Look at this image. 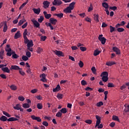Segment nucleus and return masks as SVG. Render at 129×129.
<instances>
[{
  "instance_id": "48",
  "label": "nucleus",
  "mask_w": 129,
  "mask_h": 129,
  "mask_svg": "<svg viewBox=\"0 0 129 129\" xmlns=\"http://www.w3.org/2000/svg\"><path fill=\"white\" fill-rule=\"evenodd\" d=\"M79 66H80V68H82V67L84 66V63H83V61L80 60L79 62Z\"/></svg>"
},
{
  "instance_id": "59",
  "label": "nucleus",
  "mask_w": 129,
  "mask_h": 129,
  "mask_svg": "<svg viewBox=\"0 0 129 129\" xmlns=\"http://www.w3.org/2000/svg\"><path fill=\"white\" fill-rule=\"evenodd\" d=\"M18 99L20 101H24V100H25V98L24 97H23V96H19L18 97Z\"/></svg>"
},
{
  "instance_id": "37",
  "label": "nucleus",
  "mask_w": 129,
  "mask_h": 129,
  "mask_svg": "<svg viewBox=\"0 0 129 129\" xmlns=\"http://www.w3.org/2000/svg\"><path fill=\"white\" fill-rule=\"evenodd\" d=\"M46 26H48V27H50V30H54V27H53V26H52V24H51V23H45Z\"/></svg>"
},
{
  "instance_id": "8",
  "label": "nucleus",
  "mask_w": 129,
  "mask_h": 129,
  "mask_svg": "<svg viewBox=\"0 0 129 129\" xmlns=\"http://www.w3.org/2000/svg\"><path fill=\"white\" fill-rule=\"evenodd\" d=\"M10 70H22V69L20 68V67L16 65H13L11 66V67L10 68Z\"/></svg>"
},
{
  "instance_id": "52",
  "label": "nucleus",
  "mask_w": 129,
  "mask_h": 129,
  "mask_svg": "<svg viewBox=\"0 0 129 129\" xmlns=\"http://www.w3.org/2000/svg\"><path fill=\"white\" fill-rule=\"evenodd\" d=\"M19 56L16 53L13 54L12 58H13L14 59H18V58H19Z\"/></svg>"
},
{
  "instance_id": "6",
  "label": "nucleus",
  "mask_w": 129,
  "mask_h": 129,
  "mask_svg": "<svg viewBox=\"0 0 129 129\" xmlns=\"http://www.w3.org/2000/svg\"><path fill=\"white\" fill-rule=\"evenodd\" d=\"M31 22H32V23H33L34 26H35V27H36V28H39L40 23H39V22H38V21H37L36 20H35V19H31Z\"/></svg>"
},
{
  "instance_id": "12",
  "label": "nucleus",
  "mask_w": 129,
  "mask_h": 129,
  "mask_svg": "<svg viewBox=\"0 0 129 129\" xmlns=\"http://www.w3.org/2000/svg\"><path fill=\"white\" fill-rule=\"evenodd\" d=\"M43 5L44 9H47V8H49V6H50V2L48 1H44Z\"/></svg>"
},
{
  "instance_id": "23",
  "label": "nucleus",
  "mask_w": 129,
  "mask_h": 129,
  "mask_svg": "<svg viewBox=\"0 0 129 129\" xmlns=\"http://www.w3.org/2000/svg\"><path fill=\"white\" fill-rule=\"evenodd\" d=\"M0 120H1V121H7V120H8V117L3 115L0 117Z\"/></svg>"
},
{
  "instance_id": "20",
  "label": "nucleus",
  "mask_w": 129,
  "mask_h": 129,
  "mask_svg": "<svg viewBox=\"0 0 129 129\" xmlns=\"http://www.w3.org/2000/svg\"><path fill=\"white\" fill-rule=\"evenodd\" d=\"M2 71H4V72H6V73H10V69L8 67L2 68Z\"/></svg>"
},
{
  "instance_id": "32",
  "label": "nucleus",
  "mask_w": 129,
  "mask_h": 129,
  "mask_svg": "<svg viewBox=\"0 0 129 129\" xmlns=\"http://www.w3.org/2000/svg\"><path fill=\"white\" fill-rule=\"evenodd\" d=\"M114 64H115V62H114L113 61H112V62L109 61V62H106V64L107 66H112V65H114Z\"/></svg>"
},
{
  "instance_id": "19",
  "label": "nucleus",
  "mask_w": 129,
  "mask_h": 129,
  "mask_svg": "<svg viewBox=\"0 0 129 129\" xmlns=\"http://www.w3.org/2000/svg\"><path fill=\"white\" fill-rule=\"evenodd\" d=\"M8 121H16L17 120H19V119L14 117H11L7 119Z\"/></svg>"
},
{
  "instance_id": "15",
  "label": "nucleus",
  "mask_w": 129,
  "mask_h": 129,
  "mask_svg": "<svg viewBox=\"0 0 129 129\" xmlns=\"http://www.w3.org/2000/svg\"><path fill=\"white\" fill-rule=\"evenodd\" d=\"M94 20L97 23L99 22V15L98 14H94Z\"/></svg>"
},
{
  "instance_id": "29",
  "label": "nucleus",
  "mask_w": 129,
  "mask_h": 129,
  "mask_svg": "<svg viewBox=\"0 0 129 129\" xmlns=\"http://www.w3.org/2000/svg\"><path fill=\"white\" fill-rule=\"evenodd\" d=\"M27 35H28V30L27 29H25L23 32V38H26Z\"/></svg>"
},
{
  "instance_id": "54",
  "label": "nucleus",
  "mask_w": 129,
  "mask_h": 129,
  "mask_svg": "<svg viewBox=\"0 0 129 129\" xmlns=\"http://www.w3.org/2000/svg\"><path fill=\"white\" fill-rule=\"evenodd\" d=\"M80 49L82 52H85V51H86V48L85 47L80 46Z\"/></svg>"
},
{
  "instance_id": "64",
  "label": "nucleus",
  "mask_w": 129,
  "mask_h": 129,
  "mask_svg": "<svg viewBox=\"0 0 129 129\" xmlns=\"http://www.w3.org/2000/svg\"><path fill=\"white\" fill-rule=\"evenodd\" d=\"M39 77H40V78H41V79L46 78V74H41L39 76Z\"/></svg>"
},
{
  "instance_id": "46",
  "label": "nucleus",
  "mask_w": 129,
  "mask_h": 129,
  "mask_svg": "<svg viewBox=\"0 0 129 129\" xmlns=\"http://www.w3.org/2000/svg\"><path fill=\"white\" fill-rule=\"evenodd\" d=\"M117 31L118 32V33H121L124 31V29L122 28H118L117 29Z\"/></svg>"
},
{
  "instance_id": "17",
  "label": "nucleus",
  "mask_w": 129,
  "mask_h": 129,
  "mask_svg": "<svg viewBox=\"0 0 129 129\" xmlns=\"http://www.w3.org/2000/svg\"><path fill=\"white\" fill-rule=\"evenodd\" d=\"M3 24L4 25V28H3V32L4 33H6V32L8 31V26L7 25V22L6 21L4 22Z\"/></svg>"
},
{
  "instance_id": "63",
  "label": "nucleus",
  "mask_w": 129,
  "mask_h": 129,
  "mask_svg": "<svg viewBox=\"0 0 129 129\" xmlns=\"http://www.w3.org/2000/svg\"><path fill=\"white\" fill-rule=\"evenodd\" d=\"M108 87H109V88L114 87V85L113 84H112L111 83H109L108 84Z\"/></svg>"
},
{
  "instance_id": "25",
  "label": "nucleus",
  "mask_w": 129,
  "mask_h": 129,
  "mask_svg": "<svg viewBox=\"0 0 129 129\" xmlns=\"http://www.w3.org/2000/svg\"><path fill=\"white\" fill-rule=\"evenodd\" d=\"M54 16H56V17L59 18V19H62V18H63V16H64V14H63V13L55 14H54Z\"/></svg>"
},
{
  "instance_id": "36",
  "label": "nucleus",
  "mask_w": 129,
  "mask_h": 129,
  "mask_svg": "<svg viewBox=\"0 0 129 129\" xmlns=\"http://www.w3.org/2000/svg\"><path fill=\"white\" fill-rule=\"evenodd\" d=\"M63 94L58 93L56 97L58 98V99H62L63 98Z\"/></svg>"
},
{
  "instance_id": "31",
  "label": "nucleus",
  "mask_w": 129,
  "mask_h": 129,
  "mask_svg": "<svg viewBox=\"0 0 129 129\" xmlns=\"http://www.w3.org/2000/svg\"><path fill=\"white\" fill-rule=\"evenodd\" d=\"M99 54H100V51L96 49L94 52V56H98Z\"/></svg>"
},
{
  "instance_id": "7",
  "label": "nucleus",
  "mask_w": 129,
  "mask_h": 129,
  "mask_svg": "<svg viewBox=\"0 0 129 129\" xmlns=\"http://www.w3.org/2000/svg\"><path fill=\"white\" fill-rule=\"evenodd\" d=\"M53 6H60L62 5V1L61 0H54L52 2Z\"/></svg>"
},
{
  "instance_id": "4",
  "label": "nucleus",
  "mask_w": 129,
  "mask_h": 129,
  "mask_svg": "<svg viewBox=\"0 0 129 129\" xmlns=\"http://www.w3.org/2000/svg\"><path fill=\"white\" fill-rule=\"evenodd\" d=\"M31 118H32V119H33V120H36L38 122H41V121H42V119H41V117H37L35 116V115H31Z\"/></svg>"
},
{
  "instance_id": "24",
  "label": "nucleus",
  "mask_w": 129,
  "mask_h": 129,
  "mask_svg": "<svg viewBox=\"0 0 129 129\" xmlns=\"http://www.w3.org/2000/svg\"><path fill=\"white\" fill-rule=\"evenodd\" d=\"M28 3H29V0H26V1L21 6V7L19 8V10L20 11L22 9H23L24 8V7H25V6H26V5H27V4H28Z\"/></svg>"
},
{
  "instance_id": "47",
  "label": "nucleus",
  "mask_w": 129,
  "mask_h": 129,
  "mask_svg": "<svg viewBox=\"0 0 129 129\" xmlns=\"http://www.w3.org/2000/svg\"><path fill=\"white\" fill-rule=\"evenodd\" d=\"M96 105L98 107H100V106L103 105V102L102 101H100L99 102H98L97 103Z\"/></svg>"
},
{
  "instance_id": "3",
  "label": "nucleus",
  "mask_w": 129,
  "mask_h": 129,
  "mask_svg": "<svg viewBox=\"0 0 129 129\" xmlns=\"http://www.w3.org/2000/svg\"><path fill=\"white\" fill-rule=\"evenodd\" d=\"M57 22H58L57 19L53 18H50L49 19V23H48V24H51V25L55 26V25L57 24Z\"/></svg>"
},
{
  "instance_id": "14",
  "label": "nucleus",
  "mask_w": 129,
  "mask_h": 129,
  "mask_svg": "<svg viewBox=\"0 0 129 129\" xmlns=\"http://www.w3.org/2000/svg\"><path fill=\"white\" fill-rule=\"evenodd\" d=\"M21 37V31H18L14 36V39L17 40V39H19V38Z\"/></svg>"
},
{
  "instance_id": "58",
  "label": "nucleus",
  "mask_w": 129,
  "mask_h": 129,
  "mask_svg": "<svg viewBox=\"0 0 129 129\" xmlns=\"http://www.w3.org/2000/svg\"><path fill=\"white\" fill-rule=\"evenodd\" d=\"M85 122H86V123H88L89 124H91V123H92V120L90 119H87L85 120Z\"/></svg>"
},
{
  "instance_id": "51",
  "label": "nucleus",
  "mask_w": 129,
  "mask_h": 129,
  "mask_svg": "<svg viewBox=\"0 0 129 129\" xmlns=\"http://www.w3.org/2000/svg\"><path fill=\"white\" fill-rule=\"evenodd\" d=\"M24 39V43L25 44H28L29 42H30V40L28 39V37H23Z\"/></svg>"
},
{
  "instance_id": "11",
  "label": "nucleus",
  "mask_w": 129,
  "mask_h": 129,
  "mask_svg": "<svg viewBox=\"0 0 129 129\" xmlns=\"http://www.w3.org/2000/svg\"><path fill=\"white\" fill-rule=\"evenodd\" d=\"M43 15H44L45 19H47V20H49V19H51V17H52V15L51 14H47V12L46 11L43 12Z\"/></svg>"
},
{
  "instance_id": "55",
  "label": "nucleus",
  "mask_w": 129,
  "mask_h": 129,
  "mask_svg": "<svg viewBox=\"0 0 129 129\" xmlns=\"http://www.w3.org/2000/svg\"><path fill=\"white\" fill-rule=\"evenodd\" d=\"M0 77H1V78H3V79H7V76H6V75L4 74H1Z\"/></svg>"
},
{
  "instance_id": "61",
  "label": "nucleus",
  "mask_w": 129,
  "mask_h": 129,
  "mask_svg": "<svg viewBox=\"0 0 129 129\" xmlns=\"http://www.w3.org/2000/svg\"><path fill=\"white\" fill-rule=\"evenodd\" d=\"M19 70V73L22 75V76H24L25 75V72L23 71L22 70Z\"/></svg>"
},
{
  "instance_id": "62",
  "label": "nucleus",
  "mask_w": 129,
  "mask_h": 129,
  "mask_svg": "<svg viewBox=\"0 0 129 129\" xmlns=\"http://www.w3.org/2000/svg\"><path fill=\"white\" fill-rule=\"evenodd\" d=\"M26 55L27 56L28 58H30V57H31V52L27 51L26 52Z\"/></svg>"
},
{
  "instance_id": "41",
  "label": "nucleus",
  "mask_w": 129,
  "mask_h": 129,
  "mask_svg": "<svg viewBox=\"0 0 129 129\" xmlns=\"http://www.w3.org/2000/svg\"><path fill=\"white\" fill-rule=\"evenodd\" d=\"M42 52H43V48L41 47H38L37 52L38 53V54H41Z\"/></svg>"
},
{
  "instance_id": "60",
  "label": "nucleus",
  "mask_w": 129,
  "mask_h": 129,
  "mask_svg": "<svg viewBox=\"0 0 129 129\" xmlns=\"http://www.w3.org/2000/svg\"><path fill=\"white\" fill-rule=\"evenodd\" d=\"M42 124L43 125H44L45 126H48V125H49V123H48V122L44 121L42 122Z\"/></svg>"
},
{
  "instance_id": "22",
  "label": "nucleus",
  "mask_w": 129,
  "mask_h": 129,
  "mask_svg": "<svg viewBox=\"0 0 129 129\" xmlns=\"http://www.w3.org/2000/svg\"><path fill=\"white\" fill-rule=\"evenodd\" d=\"M102 7L105 9V10H108L109 5L108 4L106 3V2H104L102 4Z\"/></svg>"
},
{
  "instance_id": "10",
  "label": "nucleus",
  "mask_w": 129,
  "mask_h": 129,
  "mask_svg": "<svg viewBox=\"0 0 129 129\" xmlns=\"http://www.w3.org/2000/svg\"><path fill=\"white\" fill-rule=\"evenodd\" d=\"M96 118L97 119L96 121V125H95V127H97V126L99 125V124L101 122V119H100V117L98 115H96Z\"/></svg>"
},
{
  "instance_id": "13",
  "label": "nucleus",
  "mask_w": 129,
  "mask_h": 129,
  "mask_svg": "<svg viewBox=\"0 0 129 129\" xmlns=\"http://www.w3.org/2000/svg\"><path fill=\"white\" fill-rule=\"evenodd\" d=\"M32 11H33L34 14H36V15H39L40 14V13L41 12V9L33 8L32 9Z\"/></svg>"
},
{
  "instance_id": "28",
  "label": "nucleus",
  "mask_w": 129,
  "mask_h": 129,
  "mask_svg": "<svg viewBox=\"0 0 129 129\" xmlns=\"http://www.w3.org/2000/svg\"><path fill=\"white\" fill-rule=\"evenodd\" d=\"M75 2H72V3L70 4L69 8H70L71 10L74 9V6H75Z\"/></svg>"
},
{
  "instance_id": "27",
  "label": "nucleus",
  "mask_w": 129,
  "mask_h": 129,
  "mask_svg": "<svg viewBox=\"0 0 129 129\" xmlns=\"http://www.w3.org/2000/svg\"><path fill=\"white\" fill-rule=\"evenodd\" d=\"M101 77H108V73L107 72H103L100 75Z\"/></svg>"
},
{
  "instance_id": "49",
  "label": "nucleus",
  "mask_w": 129,
  "mask_h": 129,
  "mask_svg": "<svg viewBox=\"0 0 129 129\" xmlns=\"http://www.w3.org/2000/svg\"><path fill=\"white\" fill-rule=\"evenodd\" d=\"M3 114H4V115H6V116H7V117H11V115L6 111H3Z\"/></svg>"
},
{
  "instance_id": "39",
  "label": "nucleus",
  "mask_w": 129,
  "mask_h": 129,
  "mask_svg": "<svg viewBox=\"0 0 129 129\" xmlns=\"http://www.w3.org/2000/svg\"><path fill=\"white\" fill-rule=\"evenodd\" d=\"M60 111L61 113L65 114L67 112V109H66V108H62L61 110H60Z\"/></svg>"
},
{
  "instance_id": "34",
  "label": "nucleus",
  "mask_w": 129,
  "mask_h": 129,
  "mask_svg": "<svg viewBox=\"0 0 129 129\" xmlns=\"http://www.w3.org/2000/svg\"><path fill=\"white\" fill-rule=\"evenodd\" d=\"M22 107L24 108H29L30 107V105L28 103H24L22 105Z\"/></svg>"
},
{
  "instance_id": "30",
  "label": "nucleus",
  "mask_w": 129,
  "mask_h": 129,
  "mask_svg": "<svg viewBox=\"0 0 129 129\" xmlns=\"http://www.w3.org/2000/svg\"><path fill=\"white\" fill-rule=\"evenodd\" d=\"M102 80L103 82H107L108 81V77H102Z\"/></svg>"
},
{
  "instance_id": "50",
  "label": "nucleus",
  "mask_w": 129,
  "mask_h": 129,
  "mask_svg": "<svg viewBox=\"0 0 129 129\" xmlns=\"http://www.w3.org/2000/svg\"><path fill=\"white\" fill-rule=\"evenodd\" d=\"M46 39H47V36H41L40 37L41 41H46Z\"/></svg>"
},
{
  "instance_id": "35",
  "label": "nucleus",
  "mask_w": 129,
  "mask_h": 129,
  "mask_svg": "<svg viewBox=\"0 0 129 129\" xmlns=\"http://www.w3.org/2000/svg\"><path fill=\"white\" fill-rule=\"evenodd\" d=\"M81 84L83 86H85V85H87V82L84 80H82L81 82Z\"/></svg>"
},
{
  "instance_id": "53",
  "label": "nucleus",
  "mask_w": 129,
  "mask_h": 129,
  "mask_svg": "<svg viewBox=\"0 0 129 129\" xmlns=\"http://www.w3.org/2000/svg\"><path fill=\"white\" fill-rule=\"evenodd\" d=\"M115 31L114 27H112L111 25L110 26V33H113Z\"/></svg>"
},
{
  "instance_id": "42",
  "label": "nucleus",
  "mask_w": 129,
  "mask_h": 129,
  "mask_svg": "<svg viewBox=\"0 0 129 129\" xmlns=\"http://www.w3.org/2000/svg\"><path fill=\"white\" fill-rule=\"evenodd\" d=\"M37 107L38 109H42L43 108V105L41 103H38L37 104Z\"/></svg>"
},
{
  "instance_id": "45",
  "label": "nucleus",
  "mask_w": 129,
  "mask_h": 129,
  "mask_svg": "<svg viewBox=\"0 0 129 129\" xmlns=\"http://www.w3.org/2000/svg\"><path fill=\"white\" fill-rule=\"evenodd\" d=\"M38 21L39 23H42V22H43V21H44V17H43V16H41L40 17V18H39L38 19Z\"/></svg>"
},
{
  "instance_id": "5",
  "label": "nucleus",
  "mask_w": 129,
  "mask_h": 129,
  "mask_svg": "<svg viewBox=\"0 0 129 129\" xmlns=\"http://www.w3.org/2000/svg\"><path fill=\"white\" fill-rule=\"evenodd\" d=\"M53 52L58 57H63V56H64L63 52L60 50H55Z\"/></svg>"
},
{
  "instance_id": "44",
  "label": "nucleus",
  "mask_w": 129,
  "mask_h": 129,
  "mask_svg": "<svg viewBox=\"0 0 129 129\" xmlns=\"http://www.w3.org/2000/svg\"><path fill=\"white\" fill-rule=\"evenodd\" d=\"M55 116H56V117H61L62 116V113L60 111L57 112Z\"/></svg>"
},
{
  "instance_id": "18",
  "label": "nucleus",
  "mask_w": 129,
  "mask_h": 129,
  "mask_svg": "<svg viewBox=\"0 0 129 129\" xmlns=\"http://www.w3.org/2000/svg\"><path fill=\"white\" fill-rule=\"evenodd\" d=\"M72 10H73V9H71L69 7H68L66 9H64V13L70 14V13H72Z\"/></svg>"
},
{
  "instance_id": "2",
  "label": "nucleus",
  "mask_w": 129,
  "mask_h": 129,
  "mask_svg": "<svg viewBox=\"0 0 129 129\" xmlns=\"http://www.w3.org/2000/svg\"><path fill=\"white\" fill-rule=\"evenodd\" d=\"M10 45L8 44L6 46V48H5V50L6 52H8L7 53V55L8 56V57H11V54L10 53V52H11L12 51V48H11V47H10Z\"/></svg>"
},
{
  "instance_id": "16",
  "label": "nucleus",
  "mask_w": 129,
  "mask_h": 129,
  "mask_svg": "<svg viewBox=\"0 0 129 129\" xmlns=\"http://www.w3.org/2000/svg\"><path fill=\"white\" fill-rule=\"evenodd\" d=\"M61 87H60V85H57L55 88H54L52 90L53 92H58L59 90H60Z\"/></svg>"
},
{
  "instance_id": "38",
  "label": "nucleus",
  "mask_w": 129,
  "mask_h": 129,
  "mask_svg": "<svg viewBox=\"0 0 129 129\" xmlns=\"http://www.w3.org/2000/svg\"><path fill=\"white\" fill-rule=\"evenodd\" d=\"M124 107H125V109L124 110L125 112H129V105H124Z\"/></svg>"
},
{
  "instance_id": "26",
  "label": "nucleus",
  "mask_w": 129,
  "mask_h": 129,
  "mask_svg": "<svg viewBox=\"0 0 129 129\" xmlns=\"http://www.w3.org/2000/svg\"><path fill=\"white\" fill-rule=\"evenodd\" d=\"M112 120H115L116 121H118L119 122V118H118V117L116 115H113L112 116Z\"/></svg>"
},
{
  "instance_id": "56",
  "label": "nucleus",
  "mask_w": 129,
  "mask_h": 129,
  "mask_svg": "<svg viewBox=\"0 0 129 129\" xmlns=\"http://www.w3.org/2000/svg\"><path fill=\"white\" fill-rule=\"evenodd\" d=\"M91 70L92 72L94 73V74H95V73H96V69H95V67H93L91 68Z\"/></svg>"
},
{
  "instance_id": "21",
  "label": "nucleus",
  "mask_w": 129,
  "mask_h": 129,
  "mask_svg": "<svg viewBox=\"0 0 129 129\" xmlns=\"http://www.w3.org/2000/svg\"><path fill=\"white\" fill-rule=\"evenodd\" d=\"M34 46V44H33V40H30L27 43V48H32Z\"/></svg>"
},
{
  "instance_id": "40",
  "label": "nucleus",
  "mask_w": 129,
  "mask_h": 129,
  "mask_svg": "<svg viewBox=\"0 0 129 129\" xmlns=\"http://www.w3.org/2000/svg\"><path fill=\"white\" fill-rule=\"evenodd\" d=\"M10 88L12 90H14V91H16L17 90V87L14 85H12L11 86H10Z\"/></svg>"
},
{
  "instance_id": "9",
  "label": "nucleus",
  "mask_w": 129,
  "mask_h": 129,
  "mask_svg": "<svg viewBox=\"0 0 129 129\" xmlns=\"http://www.w3.org/2000/svg\"><path fill=\"white\" fill-rule=\"evenodd\" d=\"M112 50L113 52H115L116 55H120V50L116 47H113L112 48Z\"/></svg>"
},
{
  "instance_id": "57",
  "label": "nucleus",
  "mask_w": 129,
  "mask_h": 129,
  "mask_svg": "<svg viewBox=\"0 0 129 129\" xmlns=\"http://www.w3.org/2000/svg\"><path fill=\"white\" fill-rule=\"evenodd\" d=\"M110 10H112V11H115L117 10V7L114 6V7H109Z\"/></svg>"
},
{
  "instance_id": "33",
  "label": "nucleus",
  "mask_w": 129,
  "mask_h": 129,
  "mask_svg": "<svg viewBox=\"0 0 129 129\" xmlns=\"http://www.w3.org/2000/svg\"><path fill=\"white\" fill-rule=\"evenodd\" d=\"M26 72L29 75H33V74L32 73V70H31V68H27L26 70Z\"/></svg>"
},
{
  "instance_id": "43",
  "label": "nucleus",
  "mask_w": 129,
  "mask_h": 129,
  "mask_svg": "<svg viewBox=\"0 0 129 129\" xmlns=\"http://www.w3.org/2000/svg\"><path fill=\"white\" fill-rule=\"evenodd\" d=\"M22 60H23V61H28V60H29V57H28L26 55H23L22 57Z\"/></svg>"
},
{
  "instance_id": "1",
  "label": "nucleus",
  "mask_w": 129,
  "mask_h": 129,
  "mask_svg": "<svg viewBox=\"0 0 129 129\" xmlns=\"http://www.w3.org/2000/svg\"><path fill=\"white\" fill-rule=\"evenodd\" d=\"M98 40H99L100 42H101L102 45H104L106 42V39L103 37V35L102 34H101L99 36Z\"/></svg>"
}]
</instances>
